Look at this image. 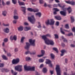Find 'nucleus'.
<instances>
[{
	"instance_id": "obj_35",
	"label": "nucleus",
	"mask_w": 75,
	"mask_h": 75,
	"mask_svg": "<svg viewBox=\"0 0 75 75\" xmlns=\"http://www.w3.org/2000/svg\"><path fill=\"white\" fill-rule=\"evenodd\" d=\"M53 49L56 52H57V53H58V51L57 48L54 47L53 48Z\"/></svg>"
},
{
	"instance_id": "obj_59",
	"label": "nucleus",
	"mask_w": 75,
	"mask_h": 75,
	"mask_svg": "<svg viewBox=\"0 0 75 75\" xmlns=\"http://www.w3.org/2000/svg\"><path fill=\"white\" fill-rule=\"evenodd\" d=\"M8 39H7V38H6L5 39H4V42H6L7 41H8Z\"/></svg>"
},
{
	"instance_id": "obj_46",
	"label": "nucleus",
	"mask_w": 75,
	"mask_h": 75,
	"mask_svg": "<svg viewBox=\"0 0 75 75\" xmlns=\"http://www.w3.org/2000/svg\"><path fill=\"white\" fill-rule=\"evenodd\" d=\"M3 25L4 26H8L9 25V24H6L4 23H3Z\"/></svg>"
},
{
	"instance_id": "obj_37",
	"label": "nucleus",
	"mask_w": 75,
	"mask_h": 75,
	"mask_svg": "<svg viewBox=\"0 0 75 75\" xmlns=\"http://www.w3.org/2000/svg\"><path fill=\"white\" fill-rule=\"evenodd\" d=\"M13 18L15 19H17L18 18V16H14Z\"/></svg>"
},
{
	"instance_id": "obj_5",
	"label": "nucleus",
	"mask_w": 75,
	"mask_h": 75,
	"mask_svg": "<svg viewBox=\"0 0 75 75\" xmlns=\"http://www.w3.org/2000/svg\"><path fill=\"white\" fill-rule=\"evenodd\" d=\"M56 70L57 73V75H61V71L60 69L59 66L58 65H56Z\"/></svg>"
},
{
	"instance_id": "obj_24",
	"label": "nucleus",
	"mask_w": 75,
	"mask_h": 75,
	"mask_svg": "<svg viewBox=\"0 0 75 75\" xmlns=\"http://www.w3.org/2000/svg\"><path fill=\"white\" fill-rule=\"evenodd\" d=\"M2 58L4 60H7L8 59L7 57H6V56L5 55H2Z\"/></svg>"
},
{
	"instance_id": "obj_16",
	"label": "nucleus",
	"mask_w": 75,
	"mask_h": 75,
	"mask_svg": "<svg viewBox=\"0 0 75 75\" xmlns=\"http://www.w3.org/2000/svg\"><path fill=\"white\" fill-rule=\"evenodd\" d=\"M18 31H22L23 30V27L22 26H21L18 28Z\"/></svg>"
},
{
	"instance_id": "obj_32",
	"label": "nucleus",
	"mask_w": 75,
	"mask_h": 75,
	"mask_svg": "<svg viewBox=\"0 0 75 75\" xmlns=\"http://www.w3.org/2000/svg\"><path fill=\"white\" fill-rule=\"evenodd\" d=\"M44 60L43 59H40L39 60V62L40 63H43L44 62Z\"/></svg>"
},
{
	"instance_id": "obj_29",
	"label": "nucleus",
	"mask_w": 75,
	"mask_h": 75,
	"mask_svg": "<svg viewBox=\"0 0 75 75\" xmlns=\"http://www.w3.org/2000/svg\"><path fill=\"white\" fill-rule=\"evenodd\" d=\"M25 39V38L24 37H23L21 39V42L22 43H23L24 42V39Z\"/></svg>"
},
{
	"instance_id": "obj_12",
	"label": "nucleus",
	"mask_w": 75,
	"mask_h": 75,
	"mask_svg": "<svg viewBox=\"0 0 75 75\" xmlns=\"http://www.w3.org/2000/svg\"><path fill=\"white\" fill-rule=\"evenodd\" d=\"M65 2L73 6H74L75 4V3L74 1H65Z\"/></svg>"
},
{
	"instance_id": "obj_30",
	"label": "nucleus",
	"mask_w": 75,
	"mask_h": 75,
	"mask_svg": "<svg viewBox=\"0 0 75 75\" xmlns=\"http://www.w3.org/2000/svg\"><path fill=\"white\" fill-rule=\"evenodd\" d=\"M42 71L43 73H45L47 71V69L46 68H43Z\"/></svg>"
},
{
	"instance_id": "obj_49",
	"label": "nucleus",
	"mask_w": 75,
	"mask_h": 75,
	"mask_svg": "<svg viewBox=\"0 0 75 75\" xmlns=\"http://www.w3.org/2000/svg\"><path fill=\"white\" fill-rule=\"evenodd\" d=\"M4 66V64L0 63V67H3Z\"/></svg>"
},
{
	"instance_id": "obj_62",
	"label": "nucleus",
	"mask_w": 75,
	"mask_h": 75,
	"mask_svg": "<svg viewBox=\"0 0 75 75\" xmlns=\"http://www.w3.org/2000/svg\"><path fill=\"white\" fill-rule=\"evenodd\" d=\"M72 74L70 75H75V73L74 71H72L71 72Z\"/></svg>"
},
{
	"instance_id": "obj_60",
	"label": "nucleus",
	"mask_w": 75,
	"mask_h": 75,
	"mask_svg": "<svg viewBox=\"0 0 75 75\" xmlns=\"http://www.w3.org/2000/svg\"><path fill=\"white\" fill-rule=\"evenodd\" d=\"M17 12V10H15V12H14V14L15 15H17L18 14V13L16 12Z\"/></svg>"
},
{
	"instance_id": "obj_26",
	"label": "nucleus",
	"mask_w": 75,
	"mask_h": 75,
	"mask_svg": "<svg viewBox=\"0 0 75 75\" xmlns=\"http://www.w3.org/2000/svg\"><path fill=\"white\" fill-rule=\"evenodd\" d=\"M21 8L23 9L22 11H23L25 13V10H26V8L25 7H21Z\"/></svg>"
},
{
	"instance_id": "obj_14",
	"label": "nucleus",
	"mask_w": 75,
	"mask_h": 75,
	"mask_svg": "<svg viewBox=\"0 0 75 75\" xmlns=\"http://www.w3.org/2000/svg\"><path fill=\"white\" fill-rule=\"evenodd\" d=\"M61 53H62L61 54V56H63L64 55V53L67 52V51L65 50H62L61 51Z\"/></svg>"
},
{
	"instance_id": "obj_6",
	"label": "nucleus",
	"mask_w": 75,
	"mask_h": 75,
	"mask_svg": "<svg viewBox=\"0 0 75 75\" xmlns=\"http://www.w3.org/2000/svg\"><path fill=\"white\" fill-rule=\"evenodd\" d=\"M15 69L16 70L18 71L19 72H21L22 71V66L18 65L15 67Z\"/></svg>"
},
{
	"instance_id": "obj_31",
	"label": "nucleus",
	"mask_w": 75,
	"mask_h": 75,
	"mask_svg": "<svg viewBox=\"0 0 75 75\" xmlns=\"http://www.w3.org/2000/svg\"><path fill=\"white\" fill-rule=\"evenodd\" d=\"M62 40H63L64 42H67V40L66 38H64V36H62L61 37Z\"/></svg>"
},
{
	"instance_id": "obj_19",
	"label": "nucleus",
	"mask_w": 75,
	"mask_h": 75,
	"mask_svg": "<svg viewBox=\"0 0 75 75\" xmlns=\"http://www.w3.org/2000/svg\"><path fill=\"white\" fill-rule=\"evenodd\" d=\"M55 18L58 20H60L61 19V18L60 16H55Z\"/></svg>"
},
{
	"instance_id": "obj_4",
	"label": "nucleus",
	"mask_w": 75,
	"mask_h": 75,
	"mask_svg": "<svg viewBox=\"0 0 75 75\" xmlns=\"http://www.w3.org/2000/svg\"><path fill=\"white\" fill-rule=\"evenodd\" d=\"M55 22L53 19H51L50 20L49 19L47 20L46 21V24L47 25H53L54 24Z\"/></svg>"
},
{
	"instance_id": "obj_48",
	"label": "nucleus",
	"mask_w": 75,
	"mask_h": 75,
	"mask_svg": "<svg viewBox=\"0 0 75 75\" xmlns=\"http://www.w3.org/2000/svg\"><path fill=\"white\" fill-rule=\"evenodd\" d=\"M6 69H4L3 68L2 69H1V71H2V72H4V71L6 72Z\"/></svg>"
},
{
	"instance_id": "obj_64",
	"label": "nucleus",
	"mask_w": 75,
	"mask_h": 75,
	"mask_svg": "<svg viewBox=\"0 0 75 75\" xmlns=\"http://www.w3.org/2000/svg\"><path fill=\"white\" fill-rule=\"evenodd\" d=\"M53 1V0H49V3H52V2Z\"/></svg>"
},
{
	"instance_id": "obj_61",
	"label": "nucleus",
	"mask_w": 75,
	"mask_h": 75,
	"mask_svg": "<svg viewBox=\"0 0 75 75\" xmlns=\"http://www.w3.org/2000/svg\"><path fill=\"white\" fill-rule=\"evenodd\" d=\"M13 24H16L17 23V21L16 20H14L13 21Z\"/></svg>"
},
{
	"instance_id": "obj_42",
	"label": "nucleus",
	"mask_w": 75,
	"mask_h": 75,
	"mask_svg": "<svg viewBox=\"0 0 75 75\" xmlns=\"http://www.w3.org/2000/svg\"><path fill=\"white\" fill-rule=\"evenodd\" d=\"M15 61L17 63L19 62V61H20V60L19 59L17 58L15 59Z\"/></svg>"
},
{
	"instance_id": "obj_18",
	"label": "nucleus",
	"mask_w": 75,
	"mask_h": 75,
	"mask_svg": "<svg viewBox=\"0 0 75 75\" xmlns=\"http://www.w3.org/2000/svg\"><path fill=\"white\" fill-rule=\"evenodd\" d=\"M60 14L64 16H66V12L64 11H61L60 12Z\"/></svg>"
},
{
	"instance_id": "obj_22",
	"label": "nucleus",
	"mask_w": 75,
	"mask_h": 75,
	"mask_svg": "<svg viewBox=\"0 0 75 75\" xmlns=\"http://www.w3.org/2000/svg\"><path fill=\"white\" fill-rule=\"evenodd\" d=\"M7 13V12L6 11H4L2 12V14L3 15V16H6Z\"/></svg>"
},
{
	"instance_id": "obj_36",
	"label": "nucleus",
	"mask_w": 75,
	"mask_h": 75,
	"mask_svg": "<svg viewBox=\"0 0 75 75\" xmlns=\"http://www.w3.org/2000/svg\"><path fill=\"white\" fill-rule=\"evenodd\" d=\"M11 72H12V73L14 75H16L17 74V72H15L12 70H11Z\"/></svg>"
},
{
	"instance_id": "obj_40",
	"label": "nucleus",
	"mask_w": 75,
	"mask_h": 75,
	"mask_svg": "<svg viewBox=\"0 0 75 75\" xmlns=\"http://www.w3.org/2000/svg\"><path fill=\"white\" fill-rule=\"evenodd\" d=\"M12 63L13 64H16L17 63L16 62V61L15 60V59L13 60L12 61Z\"/></svg>"
},
{
	"instance_id": "obj_20",
	"label": "nucleus",
	"mask_w": 75,
	"mask_h": 75,
	"mask_svg": "<svg viewBox=\"0 0 75 75\" xmlns=\"http://www.w3.org/2000/svg\"><path fill=\"white\" fill-rule=\"evenodd\" d=\"M35 14L36 16H38L39 17H40L41 16L42 14L41 12H39L36 13Z\"/></svg>"
},
{
	"instance_id": "obj_17",
	"label": "nucleus",
	"mask_w": 75,
	"mask_h": 75,
	"mask_svg": "<svg viewBox=\"0 0 75 75\" xmlns=\"http://www.w3.org/2000/svg\"><path fill=\"white\" fill-rule=\"evenodd\" d=\"M18 3L19 5L20 6H24L25 5V3L22 2H20V1H18Z\"/></svg>"
},
{
	"instance_id": "obj_51",
	"label": "nucleus",
	"mask_w": 75,
	"mask_h": 75,
	"mask_svg": "<svg viewBox=\"0 0 75 75\" xmlns=\"http://www.w3.org/2000/svg\"><path fill=\"white\" fill-rule=\"evenodd\" d=\"M54 35L55 36V38L56 39H58V35L57 34H54Z\"/></svg>"
},
{
	"instance_id": "obj_45",
	"label": "nucleus",
	"mask_w": 75,
	"mask_h": 75,
	"mask_svg": "<svg viewBox=\"0 0 75 75\" xmlns=\"http://www.w3.org/2000/svg\"><path fill=\"white\" fill-rule=\"evenodd\" d=\"M58 6H59V7H61L62 8H63L65 6L64 5L63 6H62L61 5V4H58Z\"/></svg>"
},
{
	"instance_id": "obj_43",
	"label": "nucleus",
	"mask_w": 75,
	"mask_h": 75,
	"mask_svg": "<svg viewBox=\"0 0 75 75\" xmlns=\"http://www.w3.org/2000/svg\"><path fill=\"white\" fill-rule=\"evenodd\" d=\"M60 30H61V33L63 34H65V33L63 31V29L62 28H60Z\"/></svg>"
},
{
	"instance_id": "obj_9",
	"label": "nucleus",
	"mask_w": 75,
	"mask_h": 75,
	"mask_svg": "<svg viewBox=\"0 0 75 75\" xmlns=\"http://www.w3.org/2000/svg\"><path fill=\"white\" fill-rule=\"evenodd\" d=\"M50 35L49 34H47L45 35H43L42 36V38L45 41V40H46V39H48L47 38V37H50Z\"/></svg>"
},
{
	"instance_id": "obj_21",
	"label": "nucleus",
	"mask_w": 75,
	"mask_h": 75,
	"mask_svg": "<svg viewBox=\"0 0 75 75\" xmlns=\"http://www.w3.org/2000/svg\"><path fill=\"white\" fill-rule=\"evenodd\" d=\"M67 10L69 12V13H70L72 11V9L71 8V7H69L67 8Z\"/></svg>"
},
{
	"instance_id": "obj_52",
	"label": "nucleus",
	"mask_w": 75,
	"mask_h": 75,
	"mask_svg": "<svg viewBox=\"0 0 75 75\" xmlns=\"http://www.w3.org/2000/svg\"><path fill=\"white\" fill-rule=\"evenodd\" d=\"M72 31L73 32H74L75 33L74 35H75V28L74 27H73V28L72 29Z\"/></svg>"
},
{
	"instance_id": "obj_13",
	"label": "nucleus",
	"mask_w": 75,
	"mask_h": 75,
	"mask_svg": "<svg viewBox=\"0 0 75 75\" xmlns=\"http://www.w3.org/2000/svg\"><path fill=\"white\" fill-rule=\"evenodd\" d=\"M3 30L4 32L6 33H8L9 32V28H7L4 29Z\"/></svg>"
},
{
	"instance_id": "obj_41",
	"label": "nucleus",
	"mask_w": 75,
	"mask_h": 75,
	"mask_svg": "<svg viewBox=\"0 0 75 75\" xmlns=\"http://www.w3.org/2000/svg\"><path fill=\"white\" fill-rule=\"evenodd\" d=\"M65 27V28L67 29H68L69 28V25L68 24H66Z\"/></svg>"
},
{
	"instance_id": "obj_33",
	"label": "nucleus",
	"mask_w": 75,
	"mask_h": 75,
	"mask_svg": "<svg viewBox=\"0 0 75 75\" xmlns=\"http://www.w3.org/2000/svg\"><path fill=\"white\" fill-rule=\"evenodd\" d=\"M38 27L39 28H41V25H40V22H38Z\"/></svg>"
},
{
	"instance_id": "obj_7",
	"label": "nucleus",
	"mask_w": 75,
	"mask_h": 75,
	"mask_svg": "<svg viewBox=\"0 0 75 75\" xmlns=\"http://www.w3.org/2000/svg\"><path fill=\"white\" fill-rule=\"evenodd\" d=\"M29 42L31 45L34 47L35 46V40H33L32 39H30L29 40Z\"/></svg>"
},
{
	"instance_id": "obj_56",
	"label": "nucleus",
	"mask_w": 75,
	"mask_h": 75,
	"mask_svg": "<svg viewBox=\"0 0 75 75\" xmlns=\"http://www.w3.org/2000/svg\"><path fill=\"white\" fill-rule=\"evenodd\" d=\"M53 9L55 11H59V9H57V8H54Z\"/></svg>"
},
{
	"instance_id": "obj_34",
	"label": "nucleus",
	"mask_w": 75,
	"mask_h": 75,
	"mask_svg": "<svg viewBox=\"0 0 75 75\" xmlns=\"http://www.w3.org/2000/svg\"><path fill=\"white\" fill-rule=\"evenodd\" d=\"M50 56L51 57V58L53 59H54V55L53 54H50Z\"/></svg>"
},
{
	"instance_id": "obj_15",
	"label": "nucleus",
	"mask_w": 75,
	"mask_h": 75,
	"mask_svg": "<svg viewBox=\"0 0 75 75\" xmlns=\"http://www.w3.org/2000/svg\"><path fill=\"white\" fill-rule=\"evenodd\" d=\"M30 29H31V28L30 27H25L24 28V30L25 31H28Z\"/></svg>"
},
{
	"instance_id": "obj_1",
	"label": "nucleus",
	"mask_w": 75,
	"mask_h": 75,
	"mask_svg": "<svg viewBox=\"0 0 75 75\" xmlns=\"http://www.w3.org/2000/svg\"><path fill=\"white\" fill-rule=\"evenodd\" d=\"M24 68L25 70H27L28 71H34L35 67H31L30 66H24Z\"/></svg>"
},
{
	"instance_id": "obj_11",
	"label": "nucleus",
	"mask_w": 75,
	"mask_h": 75,
	"mask_svg": "<svg viewBox=\"0 0 75 75\" xmlns=\"http://www.w3.org/2000/svg\"><path fill=\"white\" fill-rule=\"evenodd\" d=\"M26 45L25 46V49L27 50H28L30 47V44L28 42H26Z\"/></svg>"
},
{
	"instance_id": "obj_28",
	"label": "nucleus",
	"mask_w": 75,
	"mask_h": 75,
	"mask_svg": "<svg viewBox=\"0 0 75 75\" xmlns=\"http://www.w3.org/2000/svg\"><path fill=\"white\" fill-rule=\"evenodd\" d=\"M71 23H73L74 21V17L73 16L71 17Z\"/></svg>"
},
{
	"instance_id": "obj_10",
	"label": "nucleus",
	"mask_w": 75,
	"mask_h": 75,
	"mask_svg": "<svg viewBox=\"0 0 75 75\" xmlns=\"http://www.w3.org/2000/svg\"><path fill=\"white\" fill-rule=\"evenodd\" d=\"M10 39H11V40H14L16 41L17 40V36L16 35H14L13 37V35H12L10 37Z\"/></svg>"
},
{
	"instance_id": "obj_58",
	"label": "nucleus",
	"mask_w": 75,
	"mask_h": 75,
	"mask_svg": "<svg viewBox=\"0 0 75 75\" xmlns=\"http://www.w3.org/2000/svg\"><path fill=\"white\" fill-rule=\"evenodd\" d=\"M59 24V22L58 21H57L56 22V23L55 24V25L57 26H58Z\"/></svg>"
},
{
	"instance_id": "obj_39",
	"label": "nucleus",
	"mask_w": 75,
	"mask_h": 75,
	"mask_svg": "<svg viewBox=\"0 0 75 75\" xmlns=\"http://www.w3.org/2000/svg\"><path fill=\"white\" fill-rule=\"evenodd\" d=\"M45 51L43 50H41V53L42 55H43V56H44V54H45Z\"/></svg>"
},
{
	"instance_id": "obj_27",
	"label": "nucleus",
	"mask_w": 75,
	"mask_h": 75,
	"mask_svg": "<svg viewBox=\"0 0 75 75\" xmlns=\"http://www.w3.org/2000/svg\"><path fill=\"white\" fill-rule=\"evenodd\" d=\"M28 11L30 12H33V10H34L33 9L31 8H28L27 9Z\"/></svg>"
},
{
	"instance_id": "obj_2",
	"label": "nucleus",
	"mask_w": 75,
	"mask_h": 75,
	"mask_svg": "<svg viewBox=\"0 0 75 75\" xmlns=\"http://www.w3.org/2000/svg\"><path fill=\"white\" fill-rule=\"evenodd\" d=\"M28 20L32 24H34L35 21L34 15H32L31 17H28Z\"/></svg>"
},
{
	"instance_id": "obj_3",
	"label": "nucleus",
	"mask_w": 75,
	"mask_h": 75,
	"mask_svg": "<svg viewBox=\"0 0 75 75\" xmlns=\"http://www.w3.org/2000/svg\"><path fill=\"white\" fill-rule=\"evenodd\" d=\"M45 43L47 45H53L54 44V42L53 41L51 40H50L49 39H46L45 40Z\"/></svg>"
},
{
	"instance_id": "obj_8",
	"label": "nucleus",
	"mask_w": 75,
	"mask_h": 75,
	"mask_svg": "<svg viewBox=\"0 0 75 75\" xmlns=\"http://www.w3.org/2000/svg\"><path fill=\"white\" fill-rule=\"evenodd\" d=\"M46 63L47 64H49V66L50 67H52L53 65L51 64V61L48 59H47L46 60Z\"/></svg>"
},
{
	"instance_id": "obj_44",
	"label": "nucleus",
	"mask_w": 75,
	"mask_h": 75,
	"mask_svg": "<svg viewBox=\"0 0 75 75\" xmlns=\"http://www.w3.org/2000/svg\"><path fill=\"white\" fill-rule=\"evenodd\" d=\"M67 36H71V35H73V34L72 33H69L68 34H67Z\"/></svg>"
},
{
	"instance_id": "obj_25",
	"label": "nucleus",
	"mask_w": 75,
	"mask_h": 75,
	"mask_svg": "<svg viewBox=\"0 0 75 75\" xmlns=\"http://www.w3.org/2000/svg\"><path fill=\"white\" fill-rule=\"evenodd\" d=\"M36 52L35 50H33V51L32 52H30V55H35V54Z\"/></svg>"
},
{
	"instance_id": "obj_57",
	"label": "nucleus",
	"mask_w": 75,
	"mask_h": 75,
	"mask_svg": "<svg viewBox=\"0 0 75 75\" xmlns=\"http://www.w3.org/2000/svg\"><path fill=\"white\" fill-rule=\"evenodd\" d=\"M6 4L7 5H9L10 4V1H8L6 2Z\"/></svg>"
},
{
	"instance_id": "obj_23",
	"label": "nucleus",
	"mask_w": 75,
	"mask_h": 75,
	"mask_svg": "<svg viewBox=\"0 0 75 75\" xmlns=\"http://www.w3.org/2000/svg\"><path fill=\"white\" fill-rule=\"evenodd\" d=\"M39 11V9L37 8H36L35 9H33V12L34 13L37 12H38Z\"/></svg>"
},
{
	"instance_id": "obj_53",
	"label": "nucleus",
	"mask_w": 75,
	"mask_h": 75,
	"mask_svg": "<svg viewBox=\"0 0 75 75\" xmlns=\"http://www.w3.org/2000/svg\"><path fill=\"white\" fill-rule=\"evenodd\" d=\"M30 58L29 57H26V61H28L30 60Z\"/></svg>"
},
{
	"instance_id": "obj_54",
	"label": "nucleus",
	"mask_w": 75,
	"mask_h": 75,
	"mask_svg": "<svg viewBox=\"0 0 75 75\" xmlns=\"http://www.w3.org/2000/svg\"><path fill=\"white\" fill-rule=\"evenodd\" d=\"M30 53H31V52H30L29 51H28L27 52H25V54L26 55H27L29 54H30Z\"/></svg>"
},
{
	"instance_id": "obj_55",
	"label": "nucleus",
	"mask_w": 75,
	"mask_h": 75,
	"mask_svg": "<svg viewBox=\"0 0 75 75\" xmlns=\"http://www.w3.org/2000/svg\"><path fill=\"white\" fill-rule=\"evenodd\" d=\"M44 55L43 54H38L37 55L38 57H41L42 56H43Z\"/></svg>"
},
{
	"instance_id": "obj_63",
	"label": "nucleus",
	"mask_w": 75,
	"mask_h": 75,
	"mask_svg": "<svg viewBox=\"0 0 75 75\" xmlns=\"http://www.w3.org/2000/svg\"><path fill=\"white\" fill-rule=\"evenodd\" d=\"M14 50L15 52H17L18 51V49L17 48H15L14 49Z\"/></svg>"
},
{
	"instance_id": "obj_47",
	"label": "nucleus",
	"mask_w": 75,
	"mask_h": 75,
	"mask_svg": "<svg viewBox=\"0 0 75 75\" xmlns=\"http://www.w3.org/2000/svg\"><path fill=\"white\" fill-rule=\"evenodd\" d=\"M39 2L41 4H42L43 3V1L42 0H39Z\"/></svg>"
},
{
	"instance_id": "obj_50",
	"label": "nucleus",
	"mask_w": 75,
	"mask_h": 75,
	"mask_svg": "<svg viewBox=\"0 0 75 75\" xmlns=\"http://www.w3.org/2000/svg\"><path fill=\"white\" fill-rule=\"evenodd\" d=\"M2 5L3 6H5L6 5V4L5 3H4V1L3 0H2Z\"/></svg>"
},
{
	"instance_id": "obj_38",
	"label": "nucleus",
	"mask_w": 75,
	"mask_h": 75,
	"mask_svg": "<svg viewBox=\"0 0 75 75\" xmlns=\"http://www.w3.org/2000/svg\"><path fill=\"white\" fill-rule=\"evenodd\" d=\"M13 3L14 4H15L17 3L16 0H12Z\"/></svg>"
}]
</instances>
